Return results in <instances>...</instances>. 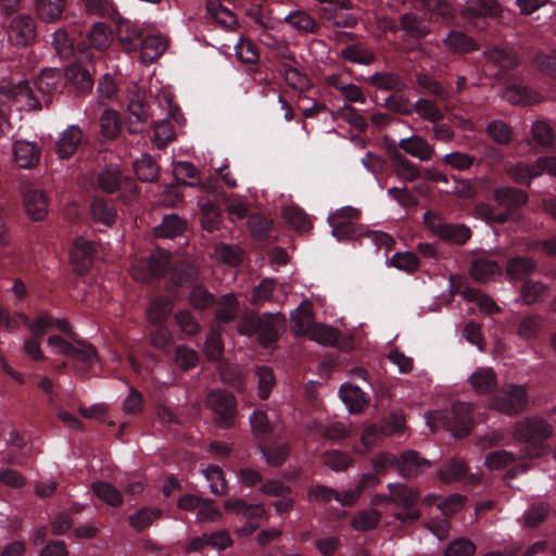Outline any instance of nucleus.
<instances>
[{
	"label": "nucleus",
	"instance_id": "nucleus-26",
	"mask_svg": "<svg viewBox=\"0 0 556 556\" xmlns=\"http://www.w3.org/2000/svg\"><path fill=\"white\" fill-rule=\"evenodd\" d=\"M505 173L514 182L530 186L533 178L541 176L539 159L532 164L518 162L508 165Z\"/></svg>",
	"mask_w": 556,
	"mask_h": 556
},
{
	"label": "nucleus",
	"instance_id": "nucleus-40",
	"mask_svg": "<svg viewBox=\"0 0 556 556\" xmlns=\"http://www.w3.org/2000/svg\"><path fill=\"white\" fill-rule=\"evenodd\" d=\"M340 55L345 61L369 65L376 61V54L361 43H352L343 48Z\"/></svg>",
	"mask_w": 556,
	"mask_h": 556
},
{
	"label": "nucleus",
	"instance_id": "nucleus-31",
	"mask_svg": "<svg viewBox=\"0 0 556 556\" xmlns=\"http://www.w3.org/2000/svg\"><path fill=\"white\" fill-rule=\"evenodd\" d=\"M399 148L420 161H429L434 154L433 147L425 138L416 135L402 139Z\"/></svg>",
	"mask_w": 556,
	"mask_h": 556
},
{
	"label": "nucleus",
	"instance_id": "nucleus-49",
	"mask_svg": "<svg viewBox=\"0 0 556 556\" xmlns=\"http://www.w3.org/2000/svg\"><path fill=\"white\" fill-rule=\"evenodd\" d=\"M306 336H308L311 340L316 341L323 345H336L340 332L330 326L315 323Z\"/></svg>",
	"mask_w": 556,
	"mask_h": 556
},
{
	"label": "nucleus",
	"instance_id": "nucleus-43",
	"mask_svg": "<svg viewBox=\"0 0 556 556\" xmlns=\"http://www.w3.org/2000/svg\"><path fill=\"white\" fill-rule=\"evenodd\" d=\"M548 287L541 281L526 280L520 287V296L525 304L533 305L542 302L547 295Z\"/></svg>",
	"mask_w": 556,
	"mask_h": 556
},
{
	"label": "nucleus",
	"instance_id": "nucleus-37",
	"mask_svg": "<svg viewBox=\"0 0 556 556\" xmlns=\"http://www.w3.org/2000/svg\"><path fill=\"white\" fill-rule=\"evenodd\" d=\"M174 307L173 301L163 295L154 298L148 308L149 321L155 325L162 324L169 316Z\"/></svg>",
	"mask_w": 556,
	"mask_h": 556
},
{
	"label": "nucleus",
	"instance_id": "nucleus-30",
	"mask_svg": "<svg viewBox=\"0 0 556 556\" xmlns=\"http://www.w3.org/2000/svg\"><path fill=\"white\" fill-rule=\"evenodd\" d=\"M439 478L444 483H452L459 481L464 478L468 480L470 484H476L479 479L473 475H468V468L464 462L451 460L443 465L439 469Z\"/></svg>",
	"mask_w": 556,
	"mask_h": 556
},
{
	"label": "nucleus",
	"instance_id": "nucleus-58",
	"mask_svg": "<svg viewBox=\"0 0 556 556\" xmlns=\"http://www.w3.org/2000/svg\"><path fill=\"white\" fill-rule=\"evenodd\" d=\"M257 395L261 400H267L276 383L274 371L271 368L262 366L256 368Z\"/></svg>",
	"mask_w": 556,
	"mask_h": 556
},
{
	"label": "nucleus",
	"instance_id": "nucleus-17",
	"mask_svg": "<svg viewBox=\"0 0 556 556\" xmlns=\"http://www.w3.org/2000/svg\"><path fill=\"white\" fill-rule=\"evenodd\" d=\"M199 277L198 267L189 261L176 262L170 268L166 289L172 292L174 288H184L194 282Z\"/></svg>",
	"mask_w": 556,
	"mask_h": 556
},
{
	"label": "nucleus",
	"instance_id": "nucleus-59",
	"mask_svg": "<svg viewBox=\"0 0 556 556\" xmlns=\"http://www.w3.org/2000/svg\"><path fill=\"white\" fill-rule=\"evenodd\" d=\"M533 141L542 148H549L554 143V130L543 121L535 122L531 127Z\"/></svg>",
	"mask_w": 556,
	"mask_h": 556
},
{
	"label": "nucleus",
	"instance_id": "nucleus-56",
	"mask_svg": "<svg viewBox=\"0 0 556 556\" xmlns=\"http://www.w3.org/2000/svg\"><path fill=\"white\" fill-rule=\"evenodd\" d=\"M100 131L103 137L114 139L121 130L119 115L116 111L105 110L100 117Z\"/></svg>",
	"mask_w": 556,
	"mask_h": 556
},
{
	"label": "nucleus",
	"instance_id": "nucleus-25",
	"mask_svg": "<svg viewBox=\"0 0 556 556\" xmlns=\"http://www.w3.org/2000/svg\"><path fill=\"white\" fill-rule=\"evenodd\" d=\"M13 154L16 164L22 168H31L39 163L40 150L29 141L18 140L13 146Z\"/></svg>",
	"mask_w": 556,
	"mask_h": 556
},
{
	"label": "nucleus",
	"instance_id": "nucleus-22",
	"mask_svg": "<svg viewBox=\"0 0 556 556\" xmlns=\"http://www.w3.org/2000/svg\"><path fill=\"white\" fill-rule=\"evenodd\" d=\"M484 56L488 62L500 67L496 76L504 75L506 72L515 70L519 65V59L516 52L510 49L493 47L484 51Z\"/></svg>",
	"mask_w": 556,
	"mask_h": 556
},
{
	"label": "nucleus",
	"instance_id": "nucleus-11",
	"mask_svg": "<svg viewBox=\"0 0 556 556\" xmlns=\"http://www.w3.org/2000/svg\"><path fill=\"white\" fill-rule=\"evenodd\" d=\"M389 494H376L371 497L372 506H382L386 504L393 503L399 507H408L413 504H417L419 500L418 493L402 483H389L387 485Z\"/></svg>",
	"mask_w": 556,
	"mask_h": 556
},
{
	"label": "nucleus",
	"instance_id": "nucleus-54",
	"mask_svg": "<svg viewBox=\"0 0 556 556\" xmlns=\"http://www.w3.org/2000/svg\"><path fill=\"white\" fill-rule=\"evenodd\" d=\"M189 302L195 309L203 311L212 307L216 299L204 285H197L190 291Z\"/></svg>",
	"mask_w": 556,
	"mask_h": 556
},
{
	"label": "nucleus",
	"instance_id": "nucleus-52",
	"mask_svg": "<svg viewBox=\"0 0 556 556\" xmlns=\"http://www.w3.org/2000/svg\"><path fill=\"white\" fill-rule=\"evenodd\" d=\"M282 217L296 231H307L312 228L308 216L299 207L289 206L282 210Z\"/></svg>",
	"mask_w": 556,
	"mask_h": 556
},
{
	"label": "nucleus",
	"instance_id": "nucleus-46",
	"mask_svg": "<svg viewBox=\"0 0 556 556\" xmlns=\"http://www.w3.org/2000/svg\"><path fill=\"white\" fill-rule=\"evenodd\" d=\"M413 112H416L422 119L430 123H438L444 118V113L432 100L421 98L413 104Z\"/></svg>",
	"mask_w": 556,
	"mask_h": 556
},
{
	"label": "nucleus",
	"instance_id": "nucleus-41",
	"mask_svg": "<svg viewBox=\"0 0 556 556\" xmlns=\"http://www.w3.org/2000/svg\"><path fill=\"white\" fill-rule=\"evenodd\" d=\"M448 51L454 53H468L478 50V45L462 31H451L443 40Z\"/></svg>",
	"mask_w": 556,
	"mask_h": 556
},
{
	"label": "nucleus",
	"instance_id": "nucleus-50",
	"mask_svg": "<svg viewBox=\"0 0 556 556\" xmlns=\"http://www.w3.org/2000/svg\"><path fill=\"white\" fill-rule=\"evenodd\" d=\"M200 222L203 229L208 232L216 230L220 223V210L213 202L207 201L201 205Z\"/></svg>",
	"mask_w": 556,
	"mask_h": 556
},
{
	"label": "nucleus",
	"instance_id": "nucleus-38",
	"mask_svg": "<svg viewBox=\"0 0 556 556\" xmlns=\"http://www.w3.org/2000/svg\"><path fill=\"white\" fill-rule=\"evenodd\" d=\"M340 395L351 413H359L368 405L364 392L358 387L344 384L340 389Z\"/></svg>",
	"mask_w": 556,
	"mask_h": 556
},
{
	"label": "nucleus",
	"instance_id": "nucleus-32",
	"mask_svg": "<svg viewBox=\"0 0 556 556\" xmlns=\"http://www.w3.org/2000/svg\"><path fill=\"white\" fill-rule=\"evenodd\" d=\"M503 98L517 105H530L542 101V96L520 85L507 86L503 91Z\"/></svg>",
	"mask_w": 556,
	"mask_h": 556
},
{
	"label": "nucleus",
	"instance_id": "nucleus-6",
	"mask_svg": "<svg viewBox=\"0 0 556 556\" xmlns=\"http://www.w3.org/2000/svg\"><path fill=\"white\" fill-rule=\"evenodd\" d=\"M553 426L540 416H529L516 421L511 428L515 441L533 447L553 435Z\"/></svg>",
	"mask_w": 556,
	"mask_h": 556
},
{
	"label": "nucleus",
	"instance_id": "nucleus-28",
	"mask_svg": "<svg viewBox=\"0 0 556 556\" xmlns=\"http://www.w3.org/2000/svg\"><path fill=\"white\" fill-rule=\"evenodd\" d=\"M24 205L28 216L34 220H42L48 214V201L41 190L31 189L26 191Z\"/></svg>",
	"mask_w": 556,
	"mask_h": 556
},
{
	"label": "nucleus",
	"instance_id": "nucleus-29",
	"mask_svg": "<svg viewBox=\"0 0 556 556\" xmlns=\"http://www.w3.org/2000/svg\"><path fill=\"white\" fill-rule=\"evenodd\" d=\"M366 81L380 90L402 92L406 89L405 80L393 72H377L366 79Z\"/></svg>",
	"mask_w": 556,
	"mask_h": 556
},
{
	"label": "nucleus",
	"instance_id": "nucleus-19",
	"mask_svg": "<svg viewBox=\"0 0 556 556\" xmlns=\"http://www.w3.org/2000/svg\"><path fill=\"white\" fill-rule=\"evenodd\" d=\"M144 31L138 25L125 20L121 21L117 27V38L126 52L137 51L144 38Z\"/></svg>",
	"mask_w": 556,
	"mask_h": 556
},
{
	"label": "nucleus",
	"instance_id": "nucleus-45",
	"mask_svg": "<svg viewBox=\"0 0 556 556\" xmlns=\"http://www.w3.org/2000/svg\"><path fill=\"white\" fill-rule=\"evenodd\" d=\"M92 490L100 500L112 507H119L123 504V494L109 482H93Z\"/></svg>",
	"mask_w": 556,
	"mask_h": 556
},
{
	"label": "nucleus",
	"instance_id": "nucleus-55",
	"mask_svg": "<svg viewBox=\"0 0 556 556\" xmlns=\"http://www.w3.org/2000/svg\"><path fill=\"white\" fill-rule=\"evenodd\" d=\"M85 12L98 17H114L117 11L109 0H80Z\"/></svg>",
	"mask_w": 556,
	"mask_h": 556
},
{
	"label": "nucleus",
	"instance_id": "nucleus-10",
	"mask_svg": "<svg viewBox=\"0 0 556 556\" xmlns=\"http://www.w3.org/2000/svg\"><path fill=\"white\" fill-rule=\"evenodd\" d=\"M0 96L10 102H22L28 111H36L39 102L34 100V90L27 80L14 81L11 78L0 80Z\"/></svg>",
	"mask_w": 556,
	"mask_h": 556
},
{
	"label": "nucleus",
	"instance_id": "nucleus-34",
	"mask_svg": "<svg viewBox=\"0 0 556 556\" xmlns=\"http://www.w3.org/2000/svg\"><path fill=\"white\" fill-rule=\"evenodd\" d=\"M501 273V267L495 261L479 258L470 266L471 277L479 283H486Z\"/></svg>",
	"mask_w": 556,
	"mask_h": 556
},
{
	"label": "nucleus",
	"instance_id": "nucleus-15",
	"mask_svg": "<svg viewBox=\"0 0 556 556\" xmlns=\"http://www.w3.org/2000/svg\"><path fill=\"white\" fill-rule=\"evenodd\" d=\"M68 0H35V14L46 24H55L65 20Z\"/></svg>",
	"mask_w": 556,
	"mask_h": 556
},
{
	"label": "nucleus",
	"instance_id": "nucleus-3",
	"mask_svg": "<svg viewBox=\"0 0 556 556\" xmlns=\"http://www.w3.org/2000/svg\"><path fill=\"white\" fill-rule=\"evenodd\" d=\"M473 405L465 402H454L451 414L443 410H430L425 415L426 422L432 432L440 429L447 430L453 438L464 439L468 437L475 428L472 417Z\"/></svg>",
	"mask_w": 556,
	"mask_h": 556
},
{
	"label": "nucleus",
	"instance_id": "nucleus-57",
	"mask_svg": "<svg viewBox=\"0 0 556 556\" xmlns=\"http://www.w3.org/2000/svg\"><path fill=\"white\" fill-rule=\"evenodd\" d=\"M286 22L293 28L305 33H316L318 25L316 21L304 11H295L286 17Z\"/></svg>",
	"mask_w": 556,
	"mask_h": 556
},
{
	"label": "nucleus",
	"instance_id": "nucleus-53",
	"mask_svg": "<svg viewBox=\"0 0 556 556\" xmlns=\"http://www.w3.org/2000/svg\"><path fill=\"white\" fill-rule=\"evenodd\" d=\"M206 9L208 15L222 26L231 28L237 24L235 14L222 7L218 0H207Z\"/></svg>",
	"mask_w": 556,
	"mask_h": 556
},
{
	"label": "nucleus",
	"instance_id": "nucleus-42",
	"mask_svg": "<svg viewBox=\"0 0 556 556\" xmlns=\"http://www.w3.org/2000/svg\"><path fill=\"white\" fill-rule=\"evenodd\" d=\"M163 515L162 509L142 507L129 516V526L137 532H142L149 528L156 519Z\"/></svg>",
	"mask_w": 556,
	"mask_h": 556
},
{
	"label": "nucleus",
	"instance_id": "nucleus-63",
	"mask_svg": "<svg viewBox=\"0 0 556 556\" xmlns=\"http://www.w3.org/2000/svg\"><path fill=\"white\" fill-rule=\"evenodd\" d=\"M542 321L543 319L539 315L523 317L518 325V336L528 340L536 338L542 327Z\"/></svg>",
	"mask_w": 556,
	"mask_h": 556
},
{
	"label": "nucleus",
	"instance_id": "nucleus-48",
	"mask_svg": "<svg viewBox=\"0 0 556 556\" xmlns=\"http://www.w3.org/2000/svg\"><path fill=\"white\" fill-rule=\"evenodd\" d=\"M134 168L137 177L147 182L156 180L159 177L160 168L154 159L146 154L140 160L136 161Z\"/></svg>",
	"mask_w": 556,
	"mask_h": 556
},
{
	"label": "nucleus",
	"instance_id": "nucleus-9",
	"mask_svg": "<svg viewBox=\"0 0 556 556\" xmlns=\"http://www.w3.org/2000/svg\"><path fill=\"white\" fill-rule=\"evenodd\" d=\"M11 43L16 47L31 46L37 37V27L34 18L28 14L14 16L7 28Z\"/></svg>",
	"mask_w": 556,
	"mask_h": 556
},
{
	"label": "nucleus",
	"instance_id": "nucleus-16",
	"mask_svg": "<svg viewBox=\"0 0 556 556\" xmlns=\"http://www.w3.org/2000/svg\"><path fill=\"white\" fill-rule=\"evenodd\" d=\"M148 118L149 113L144 106V97L140 92H135L127 105L126 123L128 130L132 134L142 131Z\"/></svg>",
	"mask_w": 556,
	"mask_h": 556
},
{
	"label": "nucleus",
	"instance_id": "nucleus-47",
	"mask_svg": "<svg viewBox=\"0 0 556 556\" xmlns=\"http://www.w3.org/2000/svg\"><path fill=\"white\" fill-rule=\"evenodd\" d=\"M416 80L421 88L437 97L439 100L447 101L451 98V93L446 87L439 80L434 79L431 75L419 73L416 75Z\"/></svg>",
	"mask_w": 556,
	"mask_h": 556
},
{
	"label": "nucleus",
	"instance_id": "nucleus-1",
	"mask_svg": "<svg viewBox=\"0 0 556 556\" xmlns=\"http://www.w3.org/2000/svg\"><path fill=\"white\" fill-rule=\"evenodd\" d=\"M428 466L429 462L419 454H377L372 459L374 471L364 473L355 488L340 493L326 485H317L309 491V495L316 501L328 503L334 498L342 506H353L363 492L380 483L379 476L387 473L390 468H394L403 478H412Z\"/></svg>",
	"mask_w": 556,
	"mask_h": 556
},
{
	"label": "nucleus",
	"instance_id": "nucleus-7",
	"mask_svg": "<svg viewBox=\"0 0 556 556\" xmlns=\"http://www.w3.org/2000/svg\"><path fill=\"white\" fill-rule=\"evenodd\" d=\"M172 254L162 249H156L148 257L140 258L131 267V276L140 282L162 277L170 262Z\"/></svg>",
	"mask_w": 556,
	"mask_h": 556
},
{
	"label": "nucleus",
	"instance_id": "nucleus-18",
	"mask_svg": "<svg viewBox=\"0 0 556 556\" xmlns=\"http://www.w3.org/2000/svg\"><path fill=\"white\" fill-rule=\"evenodd\" d=\"M93 262L92 243L81 238L75 240L71 252V264L73 270L78 275H85L89 271Z\"/></svg>",
	"mask_w": 556,
	"mask_h": 556
},
{
	"label": "nucleus",
	"instance_id": "nucleus-8",
	"mask_svg": "<svg viewBox=\"0 0 556 556\" xmlns=\"http://www.w3.org/2000/svg\"><path fill=\"white\" fill-rule=\"evenodd\" d=\"M427 228L442 240L453 244H465L471 237V230L465 225L443 223L440 216L429 211L424 215Z\"/></svg>",
	"mask_w": 556,
	"mask_h": 556
},
{
	"label": "nucleus",
	"instance_id": "nucleus-21",
	"mask_svg": "<svg viewBox=\"0 0 556 556\" xmlns=\"http://www.w3.org/2000/svg\"><path fill=\"white\" fill-rule=\"evenodd\" d=\"M168 47V40L161 35L148 34L139 48L140 60L144 64H151L157 60Z\"/></svg>",
	"mask_w": 556,
	"mask_h": 556
},
{
	"label": "nucleus",
	"instance_id": "nucleus-44",
	"mask_svg": "<svg viewBox=\"0 0 556 556\" xmlns=\"http://www.w3.org/2000/svg\"><path fill=\"white\" fill-rule=\"evenodd\" d=\"M87 38L92 48L103 51L112 42V31L105 23L97 22L89 29Z\"/></svg>",
	"mask_w": 556,
	"mask_h": 556
},
{
	"label": "nucleus",
	"instance_id": "nucleus-14",
	"mask_svg": "<svg viewBox=\"0 0 556 556\" xmlns=\"http://www.w3.org/2000/svg\"><path fill=\"white\" fill-rule=\"evenodd\" d=\"M68 86L78 97L88 94L93 88V77L89 70L80 63H72L65 67Z\"/></svg>",
	"mask_w": 556,
	"mask_h": 556
},
{
	"label": "nucleus",
	"instance_id": "nucleus-5",
	"mask_svg": "<svg viewBox=\"0 0 556 556\" xmlns=\"http://www.w3.org/2000/svg\"><path fill=\"white\" fill-rule=\"evenodd\" d=\"M528 404L529 394L526 384H507L491 397L489 406L501 414L518 416L527 409Z\"/></svg>",
	"mask_w": 556,
	"mask_h": 556
},
{
	"label": "nucleus",
	"instance_id": "nucleus-13",
	"mask_svg": "<svg viewBox=\"0 0 556 556\" xmlns=\"http://www.w3.org/2000/svg\"><path fill=\"white\" fill-rule=\"evenodd\" d=\"M286 317L281 313L263 314L258 317L257 337L262 346L276 342L286 328Z\"/></svg>",
	"mask_w": 556,
	"mask_h": 556
},
{
	"label": "nucleus",
	"instance_id": "nucleus-24",
	"mask_svg": "<svg viewBox=\"0 0 556 556\" xmlns=\"http://www.w3.org/2000/svg\"><path fill=\"white\" fill-rule=\"evenodd\" d=\"M83 140V130L72 125L61 135L55 143V152L60 159L71 157L78 149Z\"/></svg>",
	"mask_w": 556,
	"mask_h": 556
},
{
	"label": "nucleus",
	"instance_id": "nucleus-27",
	"mask_svg": "<svg viewBox=\"0 0 556 556\" xmlns=\"http://www.w3.org/2000/svg\"><path fill=\"white\" fill-rule=\"evenodd\" d=\"M538 268L536 261L530 256H515L506 263V275L511 280H525Z\"/></svg>",
	"mask_w": 556,
	"mask_h": 556
},
{
	"label": "nucleus",
	"instance_id": "nucleus-4",
	"mask_svg": "<svg viewBox=\"0 0 556 556\" xmlns=\"http://www.w3.org/2000/svg\"><path fill=\"white\" fill-rule=\"evenodd\" d=\"M204 406L211 413L212 422L220 429L235 426L238 414L236 396L224 389H212L206 392Z\"/></svg>",
	"mask_w": 556,
	"mask_h": 556
},
{
	"label": "nucleus",
	"instance_id": "nucleus-51",
	"mask_svg": "<svg viewBox=\"0 0 556 556\" xmlns=\"http://www.w3.org/2000/svg\"><path fill=\"white\" fill-rule=\"evenodd\" d=\"M90 214L94 222L111 226L116 218V212L113 206L101 199H94L90 204Z\"/></svg>",
	"mask_w": 556,
	"mask_h": 556
},
{
	"label": "nucleus",
	"instance_id": "nucleus-36",
	"mask_svg": "<svg viewBox=\"0 0 556 556\" xmlns=\"http://www.w3.org/2000/svg\"><path fill=\"white\" fill-rule=\"evenodd\" d=\"M399 28L404 30L408 37L416 41L425 38L430 33L428 26L413 13H405L400 16Z\"/></svg>",
	"mask_w": 556,
	"mask_h": 556
},
{
	"label": "nucleus",
	"instance_id": "nucleus-33",
	"mask_svg": "<svg viewBox=\"0 0 556 556\" xmlns=\"http://www.w3.org/2000/svg\"><path fill=\"white\" fill-rule=\"evenodd\" d=\"M470 384L478 394L493 392L497 387L496 374L491 368H480L470 376Z\"/></svg>",
	"mask_w": 556,
	"mask_h": 556
},
{
	"label": "nucleus",
	"instance_id": "nucleus-23",
	"mask_svg": "<svg viewBox=\"0 0 556 556\" xmlns=\"http://www.w3.org/2000/svg\"><path fill=\"white\" fill-rule=\"evenodd\" d=\"M314 324L313 305L307 300L303 301L291 313V331L295 337L306 336Z\"/></svg>",
	"mask_w": 556,
	"mask_h": 556
},
{
	"label": "nucleus",
	"instance_id": "nucleus-35",
	"mask_svg": "<svg viewBox=\"0 0 556 556\" xmlns=\"http://www.w3.org/2000/svg\"><path fill=\"white\" fill-rule=\"evenodd\" d=\"M187 223L176 214L164 216L161 225L154 228V236L157 238H175L186 230Z\"/></svg>",
	"mask_w": 556,
	"mask_h": 556
},
{
	"label": "nucleus",
	"instance_id": "nucleus-61",
	"mask_svg": "<svg viewBox=\"0 0 556 556\" xmlns=\"http://www.w3.org/2000/svg\"><path fill=\"white\" fill-rule=\"evenodd\" d=\"M98 184L100 188L108 192L113 193L121 187V173L115 167H105L98 176Z\"/></svg>",
	"mask_w": 556,
	"mask_h": 556
},
{
	"label": "nucleus",
	"instance_id": "nucleus-62",
	"mask_svg": "<svg viewBox=\"0 0 556 556\" xmlns=\"http://www.w3.org/2000/svg\"><path fill=\"white\" fill-rule=\"evenodd\" d=\"M236 55L240 62L247 64H255L260 60L256 45L243 37L240 38L236 46Z\"/></svg>",
	"mask_w": 556,
	"mask_h": 556
},
{
	"label": "nucleus",
	"instance_id": "nucleus-64",
	"mask_svg": "<svg viewBox=\"0 0 556 556\" xmlns=\"http://www.w3.org/2000/svg\"><path fill=\"white\" fill-rule=\"evenodd\" d=\"M475 553V543L466 538L452 541L444 549V556H472Z\"/></svg>",
	"mask_w": 556,
	"mask_h": 556
},
{
	"label": "nucleus",
	"instance_id": "nucleus-20",
	"mask_svg": "<svg viewBox=\"0 0 556 556\" xmlns=\"http://www.w3.org/2000/svg\"><path fill=\"white\" fill-rule=\"evenodd\" d=\"M73 341L74 344L68 356L83 364V366L76 368V371L79 375L85 376L88 372V369L98 362L97 350L87 341L78 339Z\"/></svg>",
	"mask_w": 556,
	"mask_h": 556
},
{
	"label": "nucleus",
	"instance_id": "nucleus-39",
	"mask_svg": "<svg viewBox=\"0 0 556 556\" xmlns=\"http://www.w3.org/2000/svg\"><path fill=\"white\" fill-rule=\"evenodd\" d=\"M391 159L394 162L395 173L401 179L406 181H415L421 177L419 168L409 162L395 148L391 153Z\"/></svg>",
	"mask_w": 556,
	"mask_h": 556
},
{
	"label": "nucleus",
	"instance_id": "nucleus-60",
	"mask_svg": "<svg viewBox=\"0 0 556 556\" xmlns=\"http://www.w3.org/2000/svg\"><path fill=\"white\" fill-rule=\"evenodd\" d=\"M317 433H319L321 437L332 440V441H340L345 439L350 433V428L348 425L343 422H332L329 425H316L315 426Z\"/></svg>",
	"mask_w": 556,
	"mask_h": 556
},
{
	"label": "nucleus",
	"instance_id": "nucleus-2",
	"mask_svg": "<svg viewBox=\"0 0 556 556\" xmlns=\"http://www.w3.org/2000/svg\"><path fill=\"white\" fill-rule=\"evenodd\" d=\"M492 199L496 206L479 202L475 206V214L489 224L504 225L513 220L517 211L528 203L529 194L519 188L500 186L493 189Z\"/></svg>",
	"mask_w": 556,
	"mask_h": 556
},
{
	"label": "nucleus",
	"instance_id": "nucleus-12",
	"mask_svg": "<svg viewBox=\"0 0 556 556\" xmlns=\"http://www.w3.org/2000/svg\"><path fill=\"white\" fill-rule=\"evenodd\" d=\"M60 81V72L53 68H46L41 71L35 80L34 100L39 102V108L36 111L49 106L52 101V96L56 91Z\"/></svg>",
	"mask_w": 556,
	"mask_h": 556
}]
</instances>
